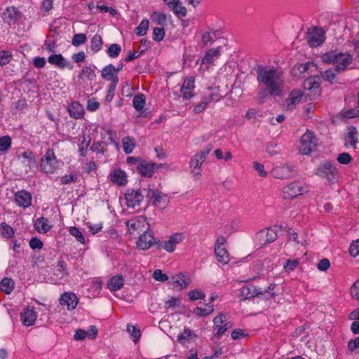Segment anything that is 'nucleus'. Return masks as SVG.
Returning <instances> with one entry per match:
<instances>
[{"label":"nucleus","instance_id":"obj_1","mask_svg":"<svg viewBox=\"0 0 359 359\" xmlns=\"http://www.w3.org/2000/svg\"><path fill=\"white\" fill-rule=\"evenodd\" d=\"M257 79L259 83L266 87L258 94L259 99L270 95H279L281 93L283 79L280 73L273 67L258 66L256 69Z\"/></svg>","mask_w":359,"mask_h":359},{"label":"nucleus","instance_id":"obj_2","mask_svg":"<svg viewBox=\"0 0 359 359\" xmlns=\"http://www.w3.org/2000/svg\"><path fill=\"white\" fill-rule=\"evenodd\" d=\"M275 286L274 284H270L265 290H262L252 285L243 286L241 288V296L244 299H248L254 298L259 294L268 293L269 297H267V299H273L276 297V292H273Z\"/></svg>","mask_w":359,"mask_h":359},{"label":"nucleus","instance_id":"obj_3","mask_svg":"<svg viewBox=\"0 0 359 359\" xmlns=\"http://www.w3.org/2000/svg\"><path fill=\"white\" fill-rule=\"evenodd\" d=\"M144 197V189H127L125 193L127 207L133 208L135 206L140 205Z\"/></svg>","mask_w":359,"mask_h":359},{"label":"nucleus","instance_id":"obj_4","mask_svg":"<svg viewBox=\"0 0 359 359\" xmlns=\"http://www.w3.org/2000/svg\"><path fill=\"white\" fill-rule=\"evenodd\" d=\"M41 170L45 173L52 174L57 167V161L53 149H48L44 157L41 159Z\"/></svg>","mask_w":359,"mask_h":359},{"label":"nucleus","instance_id":"obj_5","mask_svg":"<svg viewBox=\"0 0 359 359\" xmlns=\"http://www.w3.org/2000/svg\"><path fill=\"white\" fill-rule=\"evenodd\" d=\"M184 239V236L182 233H175L171 235L167 241H158L156 243V249H164L168 252L175 250L176 245L181 243Z\"/></svg>","mask_w":359,"mask_h":359},{"label":"nucleus","instance_id":"obj_6","mask_svg":"<svg viewBox=\"0 0 359 359\" xmlns=\"http://www.w3.org/2000/svg\"><path fill=\"white\" fill-rule=\"evenodd\" d=\"M303 97H304V101L312 100L309 93L302 92L299 89L293 90L290 92L289 97L285 100V105L287 109L292 110Z\"/></svg>","mask_w":359,"mask_h":359},{"label":"nucleus","instance_id":"obj_7","mask_svg":"<svg viewBox=\"0 0 359 359\" xmlns=\"http://www.w3.org/2000/svg\"><path fill=\"white\" fill-rule=\"evenodd\" d=\"M270 174L276 179H290L295 176V170L293 166L288 164H282L273 168Z\"/></svg>","mask_w":359,"mask_h":359},{"label":"nucleus","instance_id":"obj_8","mask_svg":"<svg viewBox=\"0 0 359 359\" xmlns=\"http://www.w3.org/2000/svg\"><path fill=\"white\" fill-rule=\"evenodd\" d=\"M307 190L299 182H293L285 186L283 189V199H292L299 195L303 194Z\"/></svg>","mask_w":359,"mask_h":359},{"label":"nucleus","instance_id":"obj_9","mask_svg":"<svg viewBox=\"0 0 359 359\" xmlns=\"http://www.w3.org/2000/svg\"><path fill=\"white\" fill-rule=\"evenodd\" d=\"M314 147V135L313 131H307L301 137L300 145L299 147V152L302 155H308Z\"/></svg>","mask_w":359,"mask_h":359},{"label":"nucleus","instance_id":"obj_10","mask_svg":"<svg viewBox=\"0 0 359 359\" xmlns=\"http://www.w3.org/2000/svg\"><path fill=\"white\" fill-rule=\"evenodd\" d=\"M317 175L332 182L336 179L338 171L330 162L325 161L318 165Z\"/></svg>","mask_w":359,"mask_h":359},{"label":"nucleus","instance_id":"obj_11","mask_svg":"<svg viewBox=\"0 0 359 359\" xmlns=\"http://www.w3.org/2000/svg\"><path fill=\"white\" fill-rule=\"evenodd\" d=\"M156 243L158 241H156L153 233L146 231L139 236L137 247L140 250H146L153 245L156 247Z\"/></svg>","mask_w":359,"mask_h":359},{"label":"nucleus","instance_id":"obj_12","mask_svg":"<svg viewBox=\"0 0 359 359\" xmlns=\"http://www.w3.org/2000/svg\"><path fill=\"white\" fill-rule=\"evenodd\" d=\"M37 313L34 307H27L20 313V320L25 326H31L36 321Z\"/></svg>","mask_w":359,"mask_h":359},{"label":"nucleus","instance_id":"obj_13","mask_svg":"<svg viewBox=\"0 0 359 359\" xmlns=\"http://www.w3.org/2000/svg\"><path fill=\"white\" fill-rule=\"evenodd\" d=\"M352 56L348 53L336 54L334 65L337 71H344L352 62Z\"/></svg>","mask_w":359,"mask_h":359},{"label":"nucleus","instance_id":"obj_14","mask_svg":"<svg viewBox=\"0 0 359 359\" xmlns=\"http://www.w3.org/2000/svg\"><path fill=\"white\" fill-rule=\"evenodd\" d=\"M79 303V299L76 294L72 292H64L60 298V304L62 306H67L68 310L74 309Z\"/></svg>","mask_w":359,"mask_h":359},{"label":"nucleus","instance_id":"obj_15","mask_svg":"<svg viewBox=\"0 0 359 359\" xmlns=\"http://www.w3.org/2000/svg\"><path fill=\"white\" fill-rule=\"evenodd\" d=\"M21 13L15 7H8L3 13L2 18L5 22L15 24L20 18Z\"/></svg>","mask_w":359,"mask_h":359},{"label":"nucleus","instance_id":"obj_16","mask_svg":"<svg viewBox=\"0 0 359 359\" xmlns=\"http://www.w3.org/2000/svg\"><path fill=\"white\" fill-rule=\"evenodd\" d=\"M32 195L29 192L21 190L15 193V201L16 203L24 208H28L32 204Z\"/></svg>","mask_w":359,"mask_h":359},{"label":"nucleus","instance_id":"obj_17","mask_svg":"<svg viewBox=\"0 0 359 359\" xmlns=\"http://www.w3.org/2000/svg\"><path fill=\"white\" fill-rule=\"evenodd\" d=\"M344 145L346 147H351L353 149L357 148V142L358 141V133L355 127L351 126L348 128V134L344 136Z\"/></svg>","mask_w":359,"mask_h":359},{"label":"nucleus","instance_id":"obj_18","mask_svg":"<svg viewBox=\"0 0 359 359\" xmlns=\"http://www.w3.org/2000/svg\"><path fill=\"white\" fill-rule=\"evenodd\" d=\"M156 168L157 167L156 164L146 161L140 163L137 166V172L142 176L145 177H151L154 175Z\"/></svg>","mask_w":359,"mask_h":359},{"label":"nucleus","instance_id":"obj_19","mask_svg":"<svg viewBox=\"0 0 359 359\" xmlns=\"http://www.w3.org/2000/svg\"><path fill=\"white\" fill-rule=\"evenodd\" d=\"M144 194L145 197L149 201H153V204L155 205H159L163 198L166 196L165 194H162L158 190L153 189L144 188Z\"/></svg>","mask_w":359,"mask_h":359},{"label":"nucleus","instance_id":"obj_20","mask_svg":"<svg viewBox=\"0 0 359 359\" xmlns=\"http://www.w3.org/2000/svg\"><path fill=\"white\" fill-rule=\"evenodd\" d=\"M172 282L174 288L183 290L190 284V279L183 274H176L172 277Z\"/></svg>","mask_w":359,"mask_h":359},{"label":"nucleus","instance_id":"obj_21","mask_svg":"<svg viewBox=\"0 0 359 359\" xmlns=\"http://www.w3.org/2000/svg\"><path fill=\"white\" fill-rule=\"evenodd\" d=\"M110 180L118 186H124L128 182L126 172L119 168L115 169L110 174Z\"/></svg>","mask_w":359,"mask_h":359},{"label":"nucleus","instance_id":"obj_22","mask_svg":"<svg viewBox=\"0 0 359 359\" xmlns=\"http://www.w3.org/2000/svg\"><path fill=\"white\" fill-rule=\"evenodd\" d=\"M101 76L103 79L110 81L111 82H114L115 79H116V81H118V77L116 73L115 67L112 64H109L102 69Z\"/></svg>","mask_w":359,"mask_h":359},{"label":"nucleus","instance_id":"obj_23","mask_svg":"<svg viewBox=\"0 0 359 359\" xmlns=\"http://www.w3.org/2000/svg\"><path fill=\"white\" fill-rule=\"evenodd\" d=\"M19 157L22 158V163L29 170L35 166L36 159L32 151L27 150L22 152Z\"/></svg>","mask_w":359,"mask_h":359},{"label":"nucleus","instance_id":"obj_24","mask_svg":"<svg viewBox=\"0 0 359 359\" xmlns=\"http://www.w3.org/2000/svg\"><path fill=\"white\" fill-rule=\"evenodd\" d=\"M205 158H202L198 154H196L191 159L189 168L191 172L195 175H201V167L205 161Z\"/></svg>","mask_w":359,"mask_h":359},{"label":"nucleus","instance_id":"obj_25","mask_svg":"<svg viewBox=\"0 0 359 359\" xmlns=\"http://www.w3.org/2000/svg\"><path fill=\"white\" fill-rule=\"evenodd\" d=\"M78 77L86 82H92L96 79V74L90 66H83Z\"/></svg>","mask_w":359,"mask_h":359},{"label":"nucleus","instance_id":"obj_26","mask_svg":"<svg viewBox=\"0 0 359 359\" xmlns=\"http://www.w3.org/2000/svg\"><path fill=\"white\" fill-rule=\"evenodd\" d=\"M219 48L208 50L203 57L201 64L205 65L206 68L208 69L210 65L213 63V61L219 57Z\"/></svg>","mask_w":359,"mask_h":359},{"label":"nucleus","instance_id":"obj_27","mask_svg":"<svg viewBox=\"0 0 359 359\" xmlns=\"http://www.w3.org/2000/svg\"><path fill=\"white\" fill-rule=\"evenodd\" d=\"M169 8H172L174 13L179 18L187 15V8L183 6L180 0H172L167 3Z\"/></svg>","mask_w":359,"mask_h":359},{"label":"nucleus","instance_id":"obj_28","mask_svg":"<svg viewBox=\"0 0 359 359\" xmlns=\"http://www.w3.org/2000/svg\"><path fill=\"white\" fill-rule=\"evenodd\" d=\"M34 226L35 229L40 233H46L52 228V226L48 224V219L43 217L37 218L34 222Z\"/></svg>","mask_w":359,"mask_h":359},{"label":"nucleus","instance_id":"obj_29","mask_svg":"<svg viewBox=\"0 0 359 359\" xmlns=\"http://www.w3.org/2000/svg\"><path fill=\"white\" fill-rule=\"evenodd\" d=\"M124 279L122 276H114L111 278L107 283V287L110 291H117L122 288Z\"/></svg>","mask_w":359,"mask_h":359},{"label":"nucleus","instance_id":"obj_30","mask_svg":"<svg viewBox=\"0 0 359 359\" xmlns=\"http://www.w3.org/2000/svg\"><path fill=\"white\" fill-rule=\"evenodd\" d=\"M70 116L74 118H80L83 114V108L78 102H72L68 107Z\"/></svg>","mask_w":359,"mask_h":359},{"label":"nucleus","instance_id":"obj_31","mask_svg":"<svg viewBox=\"0 0 359 359\" xmlns=\"http://www.w3.org/2000/svg\"><path fill=\"white\" fill-rule=\"evenodd\" d=\"M314 67V62L313 60L308 61L306 63L297 64L293 67V72L299 74V76L309 72V70Z\"/></svg>","mask_w":359,"mask_h":359},{"label":"nucleus","instance_id":"obj_32","mask_svg":"<svg viewBox=\"0 0 359 359\" xmlns=\"http://www.w3.org/2000/svg\"><path fill=\"white\" fill-rule=\"evenodd\" d=\"M260 236H264V244L273 243L276 240L278 236L275 229H267L259 232Z\"/></svg>","mask_w":359,"mask_h":359},{"label":"nucleus","instance_id":"obj_33","mask_svg":"<svg viewBox=\"0 0 359 359\" xmlns=\"http://www.w3.org/2000/svg\"><path fill=\"white\" fill-rule=\"evenodd\" d=\"M122 143L123 151L126 154H131L135 147V139L129 136L123 137Z\"/></svg>","mask_w":359,"mask_h":359},{"label":"nucleus","instance_id":"obj_34","mask_svg":"<svg viewBox=\"0 0 359 359\" xmlns=\"http://www.w3.org/2000/svg\"><path fill=\"white\" fill-rule=\"evenodd\" d=\"M215 252L218 262L223 264L229 262V258L226 250L224 248L215 247Z\"/></svg>","mask_w":359,"mask_h":359},{"label":"nucleus","instance_id":"obj_35","mask_svg":"<svg viewBox=\"0 0 359 359\" xmlns=\"http://www.w3.org/2000/svg\"><path fill=\"white\" fill-rule=\"evenodd\" d=\"M325 27H316V46H321L326 40Z\"/></svg>","mask_w":359,"mask_h":359},{"label":"nucleus","instance_id":"obj_36","mask_svg":"<svg viewBox=\"0 0 359 359\" xmlns=\"http://www.w3.org/2000/svg\"><path fill=\"white\" fill-rule=\"evenodd\" d=\"M103 41L102 36L99 34L94 35L90 41V49L93 53H97L101 50Z\"/></svg>","mask_w":359,"mask_h":359},{"label":"nucleus","instance_id":"obj_37","mask_svg":"<svg viewBox=\"0 0 359 359\" xmlns=\"http://www.w3.org/2000/svg\"><path fill=\"white\" fill-rule=\"evenodd\" d=\"M196 335L189 328H184L182 333H180L177 336V341L180 344H184L189 341L192 337H195Z\"/></svg>","mask_w":359,"mask_h":359},{"label":"nucleus","instance_id":"obj_38","mask_svg":"<svg viewBox=\"0 0 359 359\" xmlns=\"http://www.w3.org/2000/svg\"><path fill=\"white\" fill-rule=\"evenodd\" d=\"M14 287V282L11 278H4L0 282V290L6 294H10Z\"/></svg>","mask_w":359,"mask_h":359},{"label":"nucleus","instance_id":"obj_39","mask_svg":"<svg viewBox=\"0 0 359 359\" xmlns=\"http://www.w3.org/2000/svg\"><path fill=\"white\" fill-rule=\"evenodd\" d=\"M65 60L62 54H53L48 57V62L62 69Z\"/></svg>","mask_w":359,"mask_h":359},{"label":"nucleus","instance_id":"obj_40","mask_svg":"<svg viewBox=\"0 0 359 359\" xmlns=\"http://www.w3.org/2000/svg\"><path fill=\"white\" fill-rule=\"evenodd\" d=\"M145 104V96L143 94H137L134 96L133 100V107L138 111L142 110Z\"/></svg>","mask_w":359,"mask_h":359},{"label":"nucleus","instance_id":"obj_41","mask_svg":"<svg viewBox=\"0 0 359 359\" xmlns=\"http://www.w3.org/2000/svg\"><path fill=\"white\" fill-rule=\"evenodd\" d=\"M0 234L6 238H11L14 235L13 228L5 222L0 224Z\"/></svg>","mask_w":359,"mask_h":359},{"label":"nucleus","instance_id":"obj_42","mask_svg":"<svg viewBox=\"0 0 359 359\" xmlns=\"http://www.w3.org/2000/svg\"><path fill=\"white\" fill-rule=\"evenodd\" d=\"M232 324L231 323H226L223 325L214 326V337L217 339H220L221 337L231 327Z\"/></svg>","mask_w":359,"mask_h":359},{"label":"nucleus","instance_id":"obj_43","mask_svg":"<svg viewBox=\"0 0 359 359\" xmlns=\"http://www.w3.org/2000/svg\"><path fill=\"white\" fill-rule=\"evenodd\" d=\"M151 20L158 25H163L166 20V15L164 13L155 11L151 13Z\"/></svg>","mask_w":359,"mask_h":359},{"label":"nucleus","instance_id":"obj_44","mask_svg":"<svg viewBox=\"0 0 359 359\" xmlns=\"http://www.w3.org/2000/svg\"><path fill=\"white\" fill-rule=\"evenodd\" d=\"M205 306V308L196 307L194 309V313L198 316L205 317L213 312L214 309L212 305H210V304H207Z\"/></svg>","mask_w":359,"mask_h":359},{"label":"nucleus","instance_id":"obj_45","mask_svg":"<svg viewBox=\"0 0 359 359\" xmlns=\"http://www.w3.org/2000/svg\"><path fill=\"white\" fill-rule=\"evenodd\" d=\"M314 87V76H309L303 83V91L306 93H309L311 97H312V89Z\"/></svg>","mask_w":359,"mask_h":359},{"label":"nucleus","instance_id":"obj_46","mask_svg":"<svg viewBox=\"0 0 359 359\" xmlns=\"http://www.w3.org/2000/svg\"><path fill=\"white\" fill-rule=\"evenodd\" d=\"M69 233L76 238V241L81 243H85V238L82 232L76 226H70L68 229Z\"/></svg>","mask_w":359,"mask_h":359},{"label":"nucleus","instance_id":"obj_47","mask_svg":"<svg viewBox=\"0 0 359 359\" xmlns=\"http://www.w3.org/2000/svg\"><path fill=\"white\" fill-rule=\"evenodd\" d=\"M127 331L130 334V335L132 337L134 342H137L141 336L140 330L137 326L130 325H128L127 326Z\"/></svg>","mask_w":359,"mask_h":359},{"label":"nucleus","instance_id":"obj_48","mask_svg":"<svg viewBox=\"0 0 359 359\" xmlns=\"http://www.w3.org/2000/svg\"><path fill=\"white\" fill-rule=\"evenodd\" d=\"M149 22L147 19H144L141 21L140 24L135 29V34L139 36H144L146 34L147 31L149 28Z\"/></svg>","mask_w":359,"mask_h":359},{"label":"nucleus","instance_id":"obj_49","mask_svg":"<svg viewBox=\"0 0 359 359\" xmlns=\"http://www.w3.org/2000/svg\"><path fill=\"white\" fill-rule=\"evenodd\" d=\"M12 140L8 135H5L0 137V151H6L11 147Z\"/></svg>","mask_w":359,"mask_h":359},{"label":"nucleus","instance_id":"obj_50","mask_svg":"<svg viewBox=\"0 0 359 359\" xmlns=\"http://www.w3.org/2000/svg\"><path fill=\"white\" fill-rule=\"evenodd\" d=\"M121 51V47L119 44H111L107 50V54L110 57H116L119 55Z\"/></svg>","mask_w":359,"mask_h":359},{"label":"nucleus","instance_id":"obj_51","mask_svg":"<svg viewBox=\"0 0 359 359\" xmlns=\"http://www.w3.org/2000/svg\"><path fill=\"white\" fill-rule=\"evenodd\" d=\"M12 53L8 50L0 51V66L8 64L12 59Z\"/></svg>","mask_w":359,"mask_h":359},{"label":"nucleus","instance_id":"obj_52","mask_svg":"<svg viewBox=\"0 0 359 359\" xmlns=\"http://www.w3.org/2000/svg\"><path fill=\"white\" fill-rule=\"evenodd\" d=\"M87 40L86 35L83 33L76 34L72 40V43L73 46L78 47L81 44L84 43Z\"/></svg>","mask_w":359,"mask_h":359},{"label":"nucleus","instance_id":"obj_53","mask_svg":"<svg viewBox=\"0 0 359 359\" xmlns=\"http://www.w3.org/2000/svg\"><path fill=\"white\" fill-rule=\"evenodd\" d=\"M299 264L298 259H287L283 266L284 270L288 273L292 271L298 266Z\"/></svg>","mask_w":359,"mask_h":359},{"label":"nucleus","instance_id":"obj_54","mask_svg":"<svg viewBox=\"0 0 359 359\" xmlns=\"http://www.w3.org/2000/svg\"><path fill=\"white\" fill-rule=\"evenodd\" d=\"M165 31L163 27H154L153 29V40L159 42L163 39Z\"/></svg>","mask_w":359,"mask_h":359},{"label":"nucleus","instance_id":"obj_55","mask_svg":"<svg viewBox=\"0 0 359 359\" xmlns=\"http://www.w3.org/2000/svg\"><path fill=\"white\" fill-rule=\"evenodd\" d=\"M188 296L191 300L195 301L198 299H203L205 297V294L201 290H194L189 292Z\"/></svg>","mask_w":359,"mask_h":359},{"label":"nucleus","instance_id":"obj_56","mask_svg":"<svg viewBox=\"0 0 359 359\" xmlns=\"http://www.w3.org/2000/svg\"><path fill=\"white\" fill-rule=\"evenodd\" d=\"M181 88L187 90H194L195 78L191 76L186 77Z\"/></svg>","mask_w":359,"mask_h":359},{"label":"nucleus","instance_id":"obj_57","mask_svg":"<svg viewBox=\"0 0 359 359\" xmlns=\"http://www.w3.org/2000/svg\"><path fill=\"white\" fill-rule=\"evenodd\" d=\"M341 115L347 118H353L359 116V109H351L341 112Z\"/></svg>","mask_w":359,"mask_h":359},{"label":"nucleus","instance_id":"obj_58","mask_svg":"<svg viewBox=\"0 0 359 359\" xmlns=\"http://www.w3.org/2000/svg\"><path fill=\"white\" fill-rule=\"evenodd\" d=\"M61 184H68L71 182H76L77 181V175L76 173H71L65 175L61 177Z\"/></svg>","mask_w":359,"mask_h":359},{"label":"nucleus","instance_id":"obj_59","mask_svg":"<svg viewBox=\"0 0 359 359\" xmlns=\"http://www.w3.org/2000/svg\"><path fill=\"white\" fill-rule=\"evenodd\" d=\"M306 40L310 47H314V25H312L308 28L306 32Z\"/></svg>","mask_w":359,"mask_h":359},{"label":"nucleus","instance_id":"obj_60","mask_svg":"<svg viewBox=\"0 0 359 359\" xmlns=\"http://www.w3.org/2000/svg\"><path fill=\"white\" fill-rule=\"evenodd\" d=\"M153 278L160 282H165L168 280V276L163 273L161 269H156L153 273Z\"/></svg>","mask_w":359,"mask_h":359},{"label":"nucleus","instance_id":"obj_61","mask_svg":"<svg viewBox=\"0 0 359 359\" xmlns=\"http://www.w3.org/2000/svg\"><path fill=\"white\" fill-rule=\"evenodd\" d=\"M29 244L30 248L33 250H41L43 248L42 241L36 237L32 238Z\"/></svg>","mask_w":359,"mask_h":359},{"label":"nucleus","instance_id":"obj_62","mask_svg":"<svg viewBox=\"0 0 359 359\" xmlns=\"http://www.w3.org/2000/svg\"><path fill=\"white\" fill-rule=\"evenodd\" d=\"M352 161L351 156L346 152L341 153L337 156V161L341 164H348Z\"/></svg>","mask_w":359,"mask_h":359},{"label":"nucleus","instance_id":"obj_63","mask_svg":"<svg viewBox=\"0 0 359 359\" xmlns=\"http://www.w3.org/2000/svg\"><path fill=\"white\" fill-rule=\"evenodd\" d=\"M350 293L353 298L359 300V279L351 286Z\"/></svg>","mask_w":359,"mask_h":359},{"label":"nucleus","instance_id":"obj_64","mask_svg":"<svg viewBox=\"0 0 359 359\" xmlns=\"http://www.w3.org/2000/svg\"><path fill=\"white\" fill-rule=\"evenodd\" d=\"M349 252L351 256L356 257L359 255V239L352 243Z\"/></svg>","mask_w":359,"mask_h":359}]
</instances>
